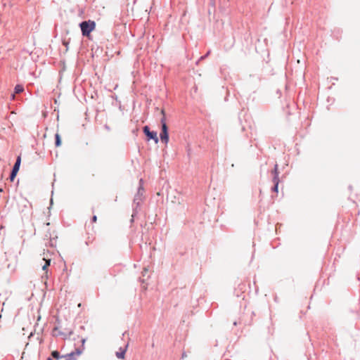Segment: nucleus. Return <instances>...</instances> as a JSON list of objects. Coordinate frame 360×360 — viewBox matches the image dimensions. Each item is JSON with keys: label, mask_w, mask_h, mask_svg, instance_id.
<instances>
[{"label": "nucleus", "mask_w": 360, "mask_h": 360, "mask_svg": "<svg viewBox=\"0 0 360 360\" xmlns=\"http://www.w3.org/2000/svg\"><path fill=\"white\" fill-rule=\"evenodd\" d=\"M82 354V350L79 349H76L75 352H72L70 354H68L63 357L65 358V360H77L76 356H79Z\"/></svg>", "instance_id": "39448f33"}, {"label": "nucleus", "mask_w": 360, "mask_h": 360, "mask_svg": "<svg viewBox=\"0 0 360 360\" xmlns=\"http://www.w3.org/2000/svg\"><path fill=\"white\" fill-rule=\"evenodd\" d=\"M143 132L148 137L149 139L154 140L155 143L158 142V138L155 131H150L148 126L143 127Z\"/></svg>", "instance_id": "f03ea898"}, {"label": "nucleus", "mask_w": 360, "mask_h": 360, "mask_svg": "<svg viewBox=\"0 0 360 360\" xmlns=\"http://www.w3.org/2000/svg\"><path fill=\"white\" fill-rule=\"evenodd\" d=\"M44 264L42 265V269L46 271L47 268L50 266L51 260L43 259Z\"/></svg>", "instance_id": "9d476101"}, {"label": "nucleus", "mask_w": 360, "mask_h": 360, "mask_svg": "<svg viewBox=\"0 0 360 360\" xmlns=\"http://www.w3.org/2000/svg\"><path fill=\"white\" fill-rule=\"evenodd\" d=\"M96 27L94 21H84L80 23V27L84 36H89L91 32H92Z\"/></svg>", "instance_id": "f257e3e1"}, {"label": "nucleus", "mask_w": 360, "mask_h": 360, "mask_svg": "<svg viewBox=\"0 0 360 360\" xmlns=\"http://www.w3.org/2000/svg\"><path fill=\"white\" fill-rule=\"evenodd\" d=\"M128 345H127L124 349L120 348L119 352H116V356L118 359H123L125 357V353L127 352Z\"/></svg>", "instance_id": "423d86ee"}, {"label": "nucleus", "mask_w": 360, "mask_h": 360, "mask_svg": "<svg viewBox=\"0 0 360 360\" xmlns=\"http://www.w3.org/2000/svg\"><path fill=\"white\" fill-rule=\"evenodd\" d=\"M97 221V217L96 215H94L92 217V222L96 223Z\"/></svg>", "instance_id": "4468645a"}, {"label": "nucleus", "mask_w": 360, "mask_h": 360, "mask_svg": "<svg viewBox=\"0 0 360 360\" xmlns=\"http://www.w3.org/2000/svg\"><path fill=\"white\" fill-rule=\"evenodd\" d=\"M82 341V343L84 344V342H85V340H84V339H83Z\"/></svg>", "instance_id": "2eb2a0df"}, {"label": "nucleus", "mask_w": 360, "mask_h": 360, "mask_svg": "<svg viewBox=\"0 0 360 360\" xmlns=\"http://www.w3.org/2000/svg\"><path fill=\"white\" fill-rule=\"evenodd\" d=\"M273 182L274 183V186L273 188V191H275L276 193H278L279 178H273Z\"/></svg>", "instance_id": "0eeeda50"}, {"label": "nucleus", "mask_w": 360, "mask_h": 360, "mask_svg": "<svg viewBox=\"0 0 360 360\" xmlns=\"http://www.w3.org/2000/svg\"><path fill=\"white\" fill-rule=\"evenodd\" d=\"M51 356L56 359H58L60 358V354L57 351L52 352Z\"/></svg>", "instance_id": "ddd939ff"}, {"label": "nucleus", "mask_w": 360, "mask_h": 360, "mask_svg": "<svg viewBox=\"0 0 360 360\" xmlns=\"http://www.w3.org/2000/svg\"><path fill=\"white\" fill-rule=\"evenodd\" d=\"M20 162H21V158L20 156H18L17 158V160H16V162L13 166V170L11 172V181H13L17 173L19 171V168H20Z\"/></svg>", "instance_id": "7ed1b4c3"}, {"label": "nucleus", "mask_w": 360, "mask_h": 360, "mask_svg": "<svg viewBox=\"0 0 360 360\" xmlns=\"http://www.w3.org/2000/svg\"><path fill=\"white\" fill-rule=\"evenodd\" d=\"M24 91V88L22 85L18 84L15 87V94H20Z\"/></svg>", "instance_id": "9b49d317"}, {"label": "nucleus", "mask_w": 360, "mask_h": 360, "mask_svg": "<svg viewBox=\"0 0 360 360\" xmlns=\"http://www.w3.org/2000/svg\"><path fill=\"white\" fill-rule=\"evenodd\" d=\"M160 139L162 142L167 144L169 141L168 128L167 124H163L162 127V131L160 134Z\"/></svg>", "instance_id": "20e7f679"}, {"label": "nucleus", "mask_w": 360, "mask_h": 360, "mask_svg": "<svg viewBox=\"0 0 360 360\" xmlns=\"http://www.w3.org/2000/svg\"><path fill=\"white\" fill-rule=\"evenodd\" d=\"M55 138H56V142H55V145L56 147H59L61 146V139H60V136L59 134H56L55 135Z\"/></svg>", "instance_id": "1a4fd4ad"}, {"label": "nucleus", "mask_w": 360, "mask_h": 360, "mask_svg": "<svg viewBox=\"0 0 360 360\" xmlns=\"http://www.w3.org/2000/svg\"><path fill=\"white\" fill-rule=\"evenodd\" d=\"M272 174H274V178H278V165H275Z\"/></svg>", "instance_id": "f8f14e48"}, {"label": "nucleus", "mask_w": 360, "mask_h": 360, "mask_svg": "<svg viewBox=\"0 0 360 360\" xmlns=\"http://www.w3.org/2000/svg\"><path fill=\"white\" fill-rule=\"evenodd\" d=\"M48 360H52L51 359L49 358Z\"/></svg>", "instance_id": "dca6fc26"}, {"label": "nucleus", "mask_w": 360, "mask_h": 360, "mask_svg": "<svg viewBox=\"0 0 360 360\" xmlns=\"http://www.w3.org/2000/svg\"><path fill=\"white\" fill-rule=\"evenodd\" d=\"M160 113L162 115V117L160 119V122H161V124H162V127H163V124H166V116H165V110L163 109H162L161 111H160Z\"/></svg>", "instance_id": "6e6552de"}]
</instances>
